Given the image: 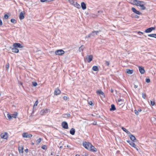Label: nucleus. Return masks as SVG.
<instances>
[{
  "mask_svg": "<svg viewBox=\"0 0 156 156\" xmlns=\"http://www.w3.org/2000/svg\"><path fill=\"white\" fill-rule=\"evenodd\" d=\"M118 101L119 102V104L120 105H121L123 104V101L121 99L119 98L118 99Z\"/></svg>",
  "mask_w": 156,
  "mask_h": 156,
  "instance_id": "31",
  "label": "nucleus"
},
{
  "mask_svg": "<svg viewBox=\"0 0 156 156\" xmlns=\"http://www.w3.org/2000/svg\"><path fill=\"white\" fill-rule=\"evenodd\" d=\"M91 115L93 116H97L98 117V114H92Z\"/></svg>",
  "mask_w": 156,
  "mask_h": 156,
  "instance_id": "52",
  "label": "nucleus"
},
{
  "mask_svg": "<svg viewBox=\"0 0 156 156\" xmlns=\"http://www.w3.org/2000/svg\"><path fill=\"white\" fill-rule=\"evenodd\" d=\"M138 34L140 35H141V34H143L144 33L140 31H139L138 32Z\"/></svg>",
  "mask_w": 156,
  "mask_h": 156,
  "instance_id": "49",
  "label": "nucleus"
},
{
  "mask_svg": "<svg viewBox=\"0 0 156 156\" xmlns=\"http://www.w3.org/2000/svg\"><path fill=\"white\" fill-rule=\"evenodd\" d=\"M48 112V109H43L40 112V114L41 115H45Z\"/></svg>",
  "mask_w": 156,
  "mask_h": 156,
  "instance_id": "12",
  "label": "nucleus"
},
{
  "mask_svg": "<svg viewBox=\"0 0 156 156\" xmlns=\"http://www.w3.org/2000/svg\"><path fill=\"white\" fill-rule=\"evenodd\" d=\"M146 82L147 83H149L150 82V80L149 78H146Z\"/></svg>",
  "mask_w": 156,
  "mask_h": 156,
  "instance_id": "43",
  "label": "nucleus"
},
{
  "mask_svg": "<svg viewBox=\"0 0 156 156\" xmlns=\"http://www.w3.org/2000/svg\"><path fill=\"white\" fill-rule=\"evenodd\" d=\"M122 130L123 131H125L127 133V134H130V132L129 131L127 130L125 128H124L123 127H122Z\"/></svg>",
  "mask_w": 156,
  "mask_h": 156,
  "instance_id": "27",
  "label": "nucleus"
},
{
  "mask_svg": "<svg viewBox=\"0 0 156 156\" xmlns=\"http://www.w3.org/2000/svg\"><path fill=\"white\" fill-rule=\"evenodd\" d=\"M142 98L144 99H145L147 96L146 93H142Z\"/></svg>",
  "mask_w": 156,
  "mask_h": 156,
  "instance_id": "37",
  "label": "nucleus"
},
{
  "mask_svg": "<svg viewBox=\"0 0 156 156\" xmlns=\"http://www.w3.org/2000/svg\"><path fill=\"white\" fill-rule=\"evenodd\" d=\"M70 114L69 113L64 114L62 115V117L65 118H69L70 117Z\"/></svg>",
  "mask_w": 156,
  "mask_h": 156,
  "instance_id": "25",
  "label": "nucleus"
},
{
  "mask_svg": "<svg viewBox=\"0 0 156 156\" xmlns=\"http://www.w3.org/2000/svg\"><path fill=\"white\" fill-rule=\"evenodd\" d=\"M96 93L98 94L99 95H100V94H101L103 96L104 98L105 97L104 94L102 91H101V90H99L97 91L96 92Z\"/></svg>",
  "mask_w": 156,
  "mask_h": 156,
  "instance_id": "21",
  "label": "nucleus"
},
{
  "mask_svg": "<svg viewBox=\"0 0 156 156\" xmlns=\"http://www.w3.org/2000/svg\"><path fill=\"white\" fill-rule=\"evenodd\" d=\"M73 5H74L75 7H76V8H77L80 9V4H78L77 2H76L75 3L74 2V3L73 4Z\"/></svg>",
  "mask_w": 156,
  "mask_h": 156,
  "instance_id": "24",
  "label": "nucleus"
},
{
  "mask_svg": "<svg viewBox=\"0 0 156 156\" xmlns=\"http://www.w3.org/2000/svg\"><path fill=\"white\" fill-rule=\"evenodd\" d=\"M132 11L134 12V13L136 14L141 15L142 14V13L139 11L136 10V9L134 7H132L131 9Z\"/></svg>",
  "mask_w": 156,
  "mask_h": 156,
  "instance_id": "8",
  "label": "nucleus"
},
{
  "mask_svg": "<svg viewBox=\"0 0 156 156\" xmlns=\"http://www.w3.org/2000/svg\"><path fill=\"white\" fill-rule=\"evenodd\" d=\"M65 51L62 49H59L56 50L55 54L56 55H61L64 54Z\"/></svg>",
  "mask_w": 156,
  "mask_h": 156,
  "instance_id": "4",
  "label": "nucleus"
},
{
  "mask_svg": "<svg viewBox=\"0 0 156 156\" xmlns=\"http://www.w3.org/2000/svg\"><path fill=\"white\" fill-rule=\"evenodd\" d=\"M145 4H146V3L145 2H144V3H141L140 4V5H145Z\"/></svg>",
  "mask_w": 156,
  "mask_h": 156,
  "instance_id": "54",
  "label": "nucleus"
},
{
  "mask_svg": "<svg viewBox=\"0 0 156 156\" xmlns=\"http://www.w3.org/2000/svg\"><path fill=\"white\" fill-rule=\"evenodd\" d=\"M148 36L155 38L156 37V34H149L148 35Z\"/></svg>",
  "mask_w": 156,
  "mask_h": 156,
  "instance_id": "34",
  "label": "nucleus"
},
{
  "mask_svg": "<svg viewBox=\"0 0 156 156\" xmlns=\"http://www.w3.org/2000/svg\"><path fill=\"white\" fill-rule=\"evenodd\" d=\"M9 64L8 63V64H6L5 65V68L7 70L9 68Z\"/></svg>",
  "mask_w": 156,
  "mask_h": 156,
  "instance_id": "44",
  "label": "nucleus"
},
{
  "mask_svg": "<svg viewBox=\"0 0 156 156\" xmlns=\"http://www.w3.org/2000/svg\"><path fill=\"white\" fill-rule=\"evenodd\" d=\"M23 137L24 138H30L32 136L31 134H28L27 133H24L22 134Z\"/></svg>",
  "mask_w": 156,
  "mask_h": 156,
  "instance_id": "5",
  "label": "nucleus"
},
{
  "mask_svg": "<svg viewBox=\"0 0 156 156\" xmlns=\"http://www.w3.org/2000/svg\"><path fill=\"white\" fill-rule=\"evenodd\" d=\"M32 83L34 87L36 86L37 85V83L36 82H32Z\"/></svg>",
  "mask_w": 156,
  "mask_h": 156,
  "instance_id": "39",
  "label": "nucleus"
},
{
  "mask_svg": "<svg viewBox=\"0 0 156 156\" xmlns=\"http://www.w3.org/2000/svg\"><path fill=\"white\" fill-rule=\"evenodd\" d=\"M60 93L61 91L58 88H57L55 89L54 91V94L55 95H58L60 94Z\"/></svg>",
  "mask_w": 156,
  "mask_h": 156,
  "instance_id": "14",
  "label": "nucleus"
},
{
  "mask_svg": "<svg viewBox=\"0 0 156 156\" xmlns=\"http://www.w3.org/2000/svg\"><path fill=\"white\" fill-rule=\"evenodd\" d=\"M23 146H21L19 147V151L20 153H23Z\"/></svg>",
  "mask_w": 156,
  "mask_h": 156,
  "instance_id": "20",
  "label": "nucleus"
},
{
  "mask_svg": "<svg viewBox=\"0 0 156 156\" xmlns=\"http://www.w3.org/2000/svg\"><path fill=\"white\" fill-rule=\"evenodd\" d=\"M88 104L89 105H90L93 106L94 105L93 104V102L91 101H90L88 102Z\"/></svg>",
  "mask_w": 156,
  "mask_h": 156,
  "instance_id": "47",
  "label": "nucleus"
},
{
  "mask_svg": "<svg viewBox=\"0 0 156 156\" xmlns=\"http://www.w3.org/2000/svg\"><path fill=\"white\" fill-rule=\"evenodd\" d=\"M69 2L70 3V4L73 5V4L74 3V1L73 0H68Z\"/></svg>",
  "mask_w": 156,
  "mask_h": 156,
  "instance_id": "40",
  "label": "nucleus"
},
{
  "mask_svg": "<svg viewBox=\"0 0 156 156\" xmlns=\"http://www.w3.org/2000/svg\"><path fill=\"white\" fill-rule=\"evenodd\" d=\"M12 51L13 52L17 53L19 52V50L17 48L14 47L12 48Z\"/></svg>",
  "mask_w": 156,
  "mask_h": 156,
  "instance_id": "17",
  "label": "nucleus"
},
{
  "mask_svg": "<svg viewBox=\"0 0 156 156\" xmlns=\"http://www.w3.org/2000/svg\"><path fill=\"white\" fill-rule=\"evenodd\" d=\"M137 110L138 112H140L142 111V110L140 108H138Z\"/></svg>",
  "mask_w": 156,
  "mask_h": 156,
  "instance_id": "53",
  "label": "nucleus"
},
{
  "mask_svg": "<svg viewBox=\"0 0 156 156\" xmlns=\"http://www.w3.org/2000/svg\"><path fill=\"white\" fill-rule=\"evenodd\" d=\"M155 28L154 27H152L146 29L145 32L146 33H149L151 32L152 30H154Z\"/></svg>",
  "mask_w": 156,
  "mask_h": 156,
  "instance_id": "9",
  "label": "nucleus"
},
{
  "mask_svg": "<svg viewBox=\"0 0 156 156\" xmlns=\"http://www.w3.org/2000/svg\"><path fill=\"white\" fill-rule=\"evenodd\" d=\"M25 151L27 153L28 152V149H27L25 150Z\"/></svg>",
  "mask_w": 156,
  "mask_h": 156,
  "instance_id": "57",
  "label": "nucleus"
},
{
  "mask_svg": "<svg viewBox=\"0 0 156 156\" xmlns=\"http://www.w3.org/2000/svg\"><path fill=\"white\" fill-rule=\"evenodd\" d=\"M138 86L136 85H134V87L136 88Z\"/></svg>",
  "mask_w": 156,
  "mask_h": 156,
  "instance_id": "61",
  "label": "nucleus"
},
{
  "mask_svg": "<svg viewBox=\"0 0 156 156\" xmlns=\"http://www.w3.org/2000/svg\"><path fill=\"white\" fill-rule=\"evenodd\" d=\"M129 137L130 139L133 142H136L137 141V140L136 139L135 136L132 134H130L129 135Z\"/></svg>",
  "mask_w": 156,
  "mask_h": 156,
  "instance_id": "7",
  "label": "nucleus"
},
{
  "mask_svg": "<svg viewBox=\"0 0 156 156\" xmlns=\"http://www.w3.org/2000/svg\"><path fill=\"white\" fill-rule=\"evenodd\" d=\"M0 136L2 139H6L8 138V133H2Z\"/></svg>",
  "mask_w": 156,
  "mask_h": 156,
  "instance_id": "10",
  "label": "nucleus"
},
{
  "mask_svg": "<svg viewBox=\"0 0 156 156\" xmlns=\"http://www.w3.org/2000/svg\"><path fill=\"white\" fill-rule=\"evenodd\" d=\"M92 69L94 71H97L98 70V68L97 66H94L92 67Z\"/></svg>",
  "mask_w": 156,
  "mask_h": 156,
  "instance_id": "29",
  "label": "nucleus"
},
{
  "mask_svg": "<svg viewBox=\"0 0 156 156\" xmlns=\"http://www.w3.org/2000/svg\"><path fill=\"white\" fill-rule=\"evenodd\" d=\"M75 132V130L73 128H72L70 130V133L72 135H74Z\"/></svg>",
  "mask_w": 156,
  "mask_h": 156,
  "instance_id": "23",
  "label": "nucleus"
},
{
  "mask_svg": "<svg viewBox=\"0 0 156 156\" xmlns=\"http://www.w3.org/2000/svg\"><path fill=\"white\" fill-rule=\"evenodd\" d=\"M75 156H80V155H78V154H76V155Z\"/></svg>",
  "mask_w": 156,
  "mask_h": 156,
  "instance_id": "64",
  "label": "nucleus"
},
{
  "mask_svg": "<svg viewBox=\"0 0 156 156\" xmlns=\"http://www.w3.org/2000/svg\"><path fill=\"white\" fill-rule=\"evenodd\" d=\"M63 98L64 100H66L67 99V97L66 96H64Z\"/></svg>",
  "mask_w": 156,
  "mask_h": 156,
  "instance_id": "50",
  "label": "nucleus"
},
{
  "mask_svg": "<svg viewBox=\"0 0 156 156\" xmlns=\"http://www.w3.org/2000/svg\"><path fill=\"white\" fill-rule=\"evenodd\" d=\"M41 140L42 139L41 138H40L38 140H37L36 141V144H39L41 142Z\"/></svg>",
  "mask_w": 156,
  "mask_h": 156,
  "instance_id": "30",
  "label": "nucleus"
},
{
  "mask_svg": "<svg viewBox=\"0 0 156 156\" xmlns=\"http://www.w3.org/2000/svg\"><path fill=\"white\" fill-rule=\"evenodd\" d=\"M134 147L135 148L137 151H138V148L137 147H136V145H135V147Z\"/></svg>",
  "mask_w": 156,
  "mask_h": 156,
  "instance_id": "58",
  "label": "nucleus"
},
{
  "mask_svg": "<svg viewBox=\"0 0 156 156\" xmlns=\"http://www.w3.org/2000/svg\"><path fill=\"white\" fill-rule=\"evenodd\" d=\"M7 117L8 119L9 120H10L12 119V115H10L9 114H7Z\"/></svg>",
  "mask_w": 156,
  "mask_h": 156,
  "instance_id": "38",
  "label": "nucleus"
},
{
  "mask_svg": "<svg viewBox=\"0 0 156 156\" xmlns=\"http://www.w3.org/2000/svg\"><path fill=\"white\" fill-rule=\"evenodd\" d=\"M47 0H40L41 2H45V1H47Z\"/></svg>",
  "mask_w": 156,
  "mask_h": 156,
  "instance_id": "55",
  "label": "nucleus"
},
{
  "mask_svg": "<svg viewBox=\"0 0 156 156\" xmlns=\"http://www.w3.org/2000/svg\"><path fill=\"white\" fill-rule=\"evenodd\" d=\"M93 56L92 55H87L84 58L85 61L86 60L88 62H90L92 60Z\"/></svg>",
  "mask_w": 156,
  "mask_h": 156,
  "instance_id": "3",
  "label": "nucleus"
},
{
  "mask_svg": "<svg viewBox=\"0 0 156 156\" xmlns=\"http://www.w3.org/2000/svg\"><path fill=\"white\" fill-rule=\"evenodd\" d=\"M100 31H93L90 34L87 36L85 37V38H93V37H95Z\"/></svg>",
  "mask_w": 156,
  "mask_h": 156,
  "instance_id": "1",
  "label": "nucleus"
},
{
  "mask_svg": "<svg viewBox=\"0 0 156 156\" xmlns=\"http://www.w3.org/2000/svg\"><path fill=\"white\" fill-rule=\"evenodd\" d=\"M46 146L45 145H44L43 146H42L41 147V148L44 149L45 150L46 148Z\"/></svg>",
  "mask_w": 156,
  "mask_h": 156,
  "instance_id": "46",
  "label": "nucleus"
},
{
  "mask_svg": "<svg viewBox=\"0 0 156 156\" xmlns=\"http://www.w3.org/2000/svg\"><path fill=\"white\" fill-rule=\"evenodd\" d=\"M89 151L92 152H96L97 151V149L94 146L92 145V146H91Z\"/></svg>",
  "mask_w": 156,
  "mask_h": 156,
  "instance_id": "16",
  "label": "nucleus"
},
{
  "mask_svg": "<svg viewBox=\"0 0 156 156\" xmlns=\"http://www.w3.org/2000/svg\"><path fill=\"white\" fill-rule=\"evenodd\" d=\"M38 103V100H37L35 101V102L34 105V107H36Z\"/></svg>",
  "mask_w": 156,
  "mask_h": 156,
  "instance_id": "41",
  "label": "nucleus"
},
{
  "mask_svg": "<svg viewBox=\"0 0 156 156\" xmlns=\"http://www.w3.org/2000/svg\"><path fill=\"white\" fill-rule=\"evenodd\" d=\"M13 46L16 48H22L23 47V46L22 45L19 43H14L13 44Z\"/></svg>",
  "mask_w": 156,
  "mask_h": 156,
  "instance_id": "11",
  "label": "nucleus"
},
{
  "mask_svg": "<svg viewBox=\"0 0 156 156\" xmlns=\"http://www.w3.org/2000/svg\"><path fill=\"white\" fill-rule=\"evenodd\" d=\"M139 69L140 73L141 74H143L145 72V70L143 67L140 66H139Z\"/></svg>",
  "mask_w": 156,
  "mask_h": 156,
  "instance_id": "15",
  "label": "nucleus"
},
{
  "mask_svg": "<svg viewBox=\"0 0 156 156\" xmlns=\"http://www.w3.org/2000/svg\"><path fill=\"white\" fill-rule=\"evenodd\" d=\"M127 142L129 143V144L132 147H135V144L134 143V142H133V141H130V140H127Z\"/></svg>",
  "mask_w": 156,
  "mask_h": 156,
  "instance_id": "13",
  "label": "nucleus"
},
{
  "mask_svg": "<svg viewBox=\"0 0 156 156\" xmlns=\"http://www.w3.org/2000/svg\"><path fill=\"white\" fill-rule=\"evenodd\" d=\"M126 72L127 73L129 74H132L133 72V70H130V69H127L126 70Z\"/></svg>",
  "mask_w": 156,
  "mask_h": 156,
  "instance_id": "26",
  "label": "nucleus"
},
{
  "mask_svg": "<svg viewBox=\"0 0 156 156\" xmlns=\"http://www.w3.org/2000/svg\"><path fill=\"white\" fill-rule=\"evenodd\" d=\"M94 125H96V122H94V123H93Z\"/></svg>",
  "mask_w": 156,
  "mask_h": 156,
  "instance_id": "62",
  "label": "nucleus"
},
{
  "mask_svg": "<svg viewBox=\"0 0 156 156\" xmlns=\"http://www.w3.org/2000/svg\"><path fill=\"white\" fill-rule=\"evenodd\" d=\"M4 17L6 19H7L8 18H9V16H8L7 15V14H5L4 16Z\"/></svg>",
  "mask_w": 156,
  "mask_h": 156,
  "instance_id": "48",
  "label": "nucleus"
},
{
  "mask_svg": "<svg viewBox=\"0 0 156 156\" xmlns=\"http://www.w3.org/2000/svg\"><path fill=\"white\" fill-rule=\"evenodd\" d=\"M130 1L131 2V3L133 2V4H135V3L136 2H133V0L132 1V0H130Z\"/></svg>",
  "mask_w": 156,
  "mask_h": 156,
  "instance_id": "59",
  "label": "nucleus"
},
{
  "mask_svg": "<svg viewBox=\"0 0 156 156\" xmlns=\"http://www.w3.org/2000/svg\"><path fill=\"white\" fill-rule=\"evenodd\" d=\"M116 110V108L114 105L112 104L111 105V108L110 109V111H114Z\"/></svg>",
  "mask_w": 156,
  "mask_h": 156,
  "instance_id": "22",
  "label": "nucleus"
},
{
  "mask_svg": "<svg viewBox=\"0 0 156 156\" xmlns=\"http://www.w3.org/2000/svg\"><path fill=\"white\" fill-rule=\"evenodd\" d=\"M81 4L82 8L84 10L86 9V5L84 2H82Z\"/></svg>",
  "mask_w": 156,
  "mask_h": 156,
  "instance_id": "19",
  "label": "nucleus"
},
{
  "mask_svg": "<svg viewBox=\"0 0 156 156\" xmlns=\"http://www.w3.org/2000/svg\"><path fill=\"white\" fill-rule=\"evenodd\" d=\"M24 18V15L23 12H21L20 14L19 18L20 20L23 19Z\"/></svg>",
  "mask_w": 156,
  "mask_h": 156,
  "instance_id": "18",
  "label": "nucleus"
},
{
  "mask_svg": "<svg viewBox=\"0 0 156 156\" xmlns=\"http://www.w3.org/2000/svg\"><path fill=\"white\" fill-rule=\"evenodd\" d=\"M36 107H34V105L33 108V110H34V109H35Z\"/></svg>",
  "mask_w": 156,
  "mask_h": 156,
  "instance_id": "60",
  "label": "nucleus"
},
{
  "mask_svg": "<svg viewBox=\"0 0 156 156\" xmlns=\"http://www.w3.org/2000/svg\"><path fill=\"white\" fill-rule=\"evenodd\" d=\"M131 17L132 18H139V16H138L134 14H132L131 15Z\"/></svg>",
  "mask_w": 156,
  "mask_h": 156,
  "instance_id": "28",
  "label": "nucleus"
},
{
  "mask_svg": "<svg viewBox=\"0 0 156 156\" xmlns=\"http://www.w3.org/2000/svg\"><path fill=\"white\" fill-rule=\"evenodd\" d=\"M134 112L135 114L136 115H139V112L137 111V110H134Z\"/></svg>",
  "mask_w": 156,
  "mask_h": 156,
  "instance_id": "42",
  "label": "nucleus"
},
{
  "mask_svg": "<svg viewBox=\"0 0 156 156\" xmlns=\"http://www.w3.org/2000/svg\"><path fill=\"white\" fill-rule=\"evenodd\" d=\"M110 90V91L112 93L113 92V91H114L113 89H112V88L111 89V90Z\"/></svg>",
  "mask_w": 156,
  "mask_h": 156,
  "instance_id": "56",
  "label": "nucleus"
},
{
  "mask_svg": "<svg viewBox=\"0 0 156 156\" xmlns=\"http://www.w3.org/2000/svg\"><path fill=\"white\" fill-rule=\"evenodd\" d=\"M151 104L152 106H154L155 104V102L154 101H151Z\"/></svg>",
  "mask_w": 156,
  "mask_h": 156,
  "instance_id": "45",
  "label": "nucleus"
},
{
  "mask_svg": "<svg viewBox=\"0 0 156 156\" xmlns=\"http://www.w3.org/2000/svg\"><path fill=\"white\" fill-rule=\"evenodd\" d=\"M83 144L86 149L89 150L91 146H92V145L90 143L86 142H83Z\"/></svg>",
  "mask_w": 156,
  "mask_h": 156,
  "instance_id": "2",
  "label": "nucleus"
},
{
  "mask_svg": "<svg viewBox=\"0 0 156 156\" xmlns=\"http://www.w3.org/2000/svg\"><path fill=\"white\" fill-rule=\"evenodd\" d=\"M2 20L0 19V26H2Z\"/></svg>",
  "mask_w": 156,
  "mask_h": 156,
  "instance_id": "51",
  "label": "nucleus"
},
{
  "mask_svg": "<svg viewBox=\"0 0 156 156\" xmlns=\"http://www.w3.org/2000/svg\"><path fill=\"white\" fill-rule=\"evenodd\" d=\"M140 7H141L140 9L141 10H144L146 9V8L145 6H144V5H140Z\"/></svg>",
  "mask_w": 156,
  "mask_h": 156,
  "instance_id": "35",
  "label": "nucleus"
},
{
  "mask_svg": "<svg viewBox=\"0 0 156 156\" xmlns=\"http://www.w3.org/2000/svg\"><path fill=\"white\" fill-rule=\"evenodd\" d=\"M11 22L13 23H16L17 22L16 21L15 19H11Z\"/></svg>",
  "mask_w": 156,
  "mask_h": 156,
  "instance_id": "36",
  "label": "nucleus"
},
{
  "mask_svg": "<svg viewBox=\"0 0 156 156\" xmlns=\"http://www.w3.org/2000/svg\"><path fill=\"white\" fill-rule=\"evenodd\" d=\"M84 47L83 45H82L79 48V50L80 52L83 51Z\"/></svg>",
  "mask_w": 156,
  "mask_h": 156,
  "instance_id": "33",
  "label": "nucleus"
},
{
  "mask_svg": "<svg viewBox=\"0 0 156 156\" xmlns=\"http://www.w3.org/2000/svg\"><path fill=\"white\" fill-rule=\"evenodd\" d=\"M62 147H62V146H61L60 147V148H62Z\"/></svg>",
  "mask_w": 156,
  "mask_h": 156,
  "instance_id": "63",
  "label": "nucleus"
},
{
  "mask_svg": "<svg viewBox=\"0 0 156 156\" xmlns=\"http://www.w3.org/2000/svg\"><path fill=\"white\" fill-rule=\"evenodd\" d=\"M18 115V113L15 112L14 114H12V118H16Z\"/></svg>",
  "mask_w": 156,
  "mask_h": 156,
  "instance_id": "32",
  "label": "nucleus"
},
{
  "mask_svg": "<svg viewBox=\"0 0 156 156\" xmlns=\"http://www.w3.org/2000/svg\"><path fill=\"white\" fill-rule=\"evenodd\" d=\"M62 126L64 129H68V123L66 122H62Z\"/></svg>",
  "mask_w": 156,
  "mask_h": 156,
  "instance_id": "6",
  "label": "nucleus"
}]
</instances>
